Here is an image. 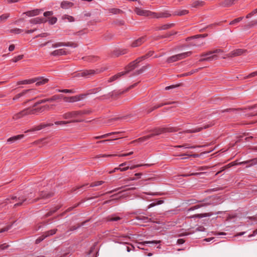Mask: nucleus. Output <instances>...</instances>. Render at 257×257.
I'll return each mask as SVG.
<instances>
[{
  "mask_svg": "<svg viewBox=\"0 0 257 257\" xmlns=\"http://www.w3.org/2000/svg\"><path fill=\"white\" fill-rule=\"evenodd\" d=\"M175 131H176V130L173 127L157 128L154 129L153 131V134H152L150 135H148V136L143 137L142 138H140L137 141H139V142H144V141H145L155 136L159 135L160 134L165 133L167 132H175Z\"/></svg>",
  "mask_w": 257,
  "mask_h": 257,
  "instance_id": "f257e3e1",
  "label": "nucleus"
},
{
  "mask_svg": "<svg viewBox=\"0 0 257 257\" xmlns=\"http://www.w3.org/2000/svg\"><path fill=\"white\" fill-rule=\"evenodd\" d=\"M192 52L191 51L178 54L169 57L167 60V62L169 63L176 62L190 56Z\"/></svg>",
  "mask_w": 257,
  "mask_h": 257,
  "instance_id": "f03ea898",
  "label": "nucleus"
},
{
  "mask_svg": "<svg viewBox=\"0 0 257 257\" xmlns=\"http://www.w3.org/2000/svg\"><path fill=\"white\" fill-rule=\"evenodd\" d=\"M134 11L139 16L153 18V15H154V12L148 10H143L138 7H136L134 9Z\"/></svg>",
  "mask_w": 257,
  "mask_h": 257,
  "instance_id": "7ed1b4c3",
  "label": "nucleus"
},
{
  "mask_svg": "<svg viewBox=\"0 0 257 257\" xmlns=\"http://www.w3.org/2000/svg\"><path fill=\"white\" fill-rule=\"evenodd\" d=\"M82 114V112L80 111H73L64 113L63 114L62 117L64 119L74 118L81 115Z\"/></svg>",
  "mask_w": 257,
  "mask_h": 257,
  "instance_id": "20e7f679",
  "label": "nucleus"
},
{
  "mask_svg": "<svg viewBox=\"0 0 257 257\" xmlns=\"http://www.w3.org/2000/svg\"><path fill=\"white\" fill-rule=\"evenodd\" d=\"M85 95V94H81L79 95H76L71 97H66L63 95V97L62 98H63L64 100L66 102H74L83 99Z\"/></svg>",
  "mask_w": 257,
  "mask_h": 257,
  "instance_id": "39448f33",
  "label": "nucleus"
},
{
  "mask_svg": "<svg viewBox=\"0 0 257 257\" xmlns=\"http://www.w3.org/2000/svg\"><path fill=\"white\" fill-rule=\"evenodd\" d=\"M141 62V60H140L139 58L135 60V61H133L132 62L130 63L126 67H125V71L123 72L125 74H127L130 71L133 70L135 69L136 67H138V64Z\"/></svg>",
  "mask_w": 257,
  "mask_h": 257,
  "instance_id": "423d86ee",
  "label": "nucleus"
},
{
  "mask_svg": "<svg viewBox=\"0 0 257 257\" xmlns=\"http://www.w3.org/2000/svg\"><path fill=\"white\" fill-rule=\"evenodd\" d=\"M246 50L244 49H237L230 53L227 54L225 56L223 57V59H225L226 57H234L242 55L243 53L245 52Z\"/></svg>",
  "mask_w": 257,
  "mask_h": 257,
  "instance_id": "0eeeda50",
  "label": "nucleus"
},
{
  "mask_svg": "<svg viewBox=\"0 0 257 257\" xmlns=\"http://www.w3.org/2000/svg\"><path fill=\"white\" fill-rule=\"evenodd\" d=\"M102 71V70H100L99 69L96 70H87L84 71L80 73L81 76H85L87 77H89L92 75H94L95 74H98Z\"/></svg>",
  "mask_w": 257,
  "mask_h": 257,
  "instance_id": "6e6552de",
  "label": "nucleus"
},
{
  "mask_svg": "<svg viewBox=\"0 0 257 257\" xmlns=\"http://www.w3.org/2000/svg\"><path fill=\"white\" fill-rule=\"evenodd\" d=\"M11 199L18 202L14 205V208H16L18 206L22 205L23 203L27 201L28 198H25L24 196H21L18 198H17L16 196H13L11 197Z\"/></svg>",
  "mask_w": 257,
  "mask_h": 257,
  "instance_id": "1a4fd4ad",
  "label": "nucleus"
},
{
  "mask_svg": "<svg viewBox=\"0 0 257 257\" xmlns=\"http://www.w3.org/2000/svg\"><path fill=\"white\" fill-rule=\"evenodd\" d=\"M53 195V193L48 192L46 191H41L39 193V197L35 199L34 202H37L41 199H46L52 197Z\"/></svg>",
  "mask_w": 257,
  "mask_h": 257,
  "instance_id": "9d476101",
  "label": "nucleus"
},
{
  "mask_svg": "<svg viewBox=\"0 0 257 257\" xmlns=\"http://www.w3.org/2000/svg\"><path fill=\"white\" fill-rule=\"evenodd\" d=\"M62 46H71L73 47H76L77 45L75 44H73L70 42L68 43H63V42H57L54 44H52V47L53 48H56Z\"/></svg>",
  "mask_w": 257,
  "mask_h": 257,
  "instance_id": "9b49d317",
  "label": "nucleus"
},
{
  "mask_svg": "<svg viewBox=\"0 0 257 257\" xmlns=\"http://www.w3.org/2000/svg\"><path fill=\"white\" fill-rule=\"evenodd\" d=\"M53 125V123H44V124H41L39 125L36 126L33 128L28 130L25 132V133L29 132H33V131H40L45 127L47 126H51Z\"/></svg>",
  "mask_w": 257,
  "mask_h": 257,
  "instance_id": "f8f14e48",
  "label": "nucleus"
},
{
  "mask_svg": "<svg viewBox=\"0 0 257 257\" xmlns=\"http://www.w3.org/2000/svg\"><path fill=\"white\" fill-rule=\"evenodd\" d=\"M213 124L210 123L209 124L205 125L202 127H198L192 130H188L185 131L184 132L186 133H195L197 132H200L203 129H206L207 128L209 127L210 126H212Z\"/></svg>",
  "mask_w": 257,
  "mask_h": 257,
  "instance_id": "ddd939ff",
  "label": "nucleus"
},
{
  "mask_svg": "<svg viewBox=\"0 0 257 257\" xmlns=\"http://www.w3.org/2000/svg\"><path fill=\"white\" fill-rule=\"evenodd\" d=\"M28 114L27 109H24L22 111L15 114L13 116V120H18Z\"/></svg>",
  "mask_w": 257,
  "mask_h": 257,
  "instance_id": "4468645a",
  "label": "nucleus"
},
{
  "mask_svg": "<svg viewBox=\"0 0 257 257\" xmlns=\"http://www.w3.org/2000/svg\"><path fill=\"white\" fill-rule=\"evenodd\" d=\"M67 52L65 49H60L53 51L50 53V55L54 56H58L67 55Z\"/></svg>",
  "mask_w": 257,
  "mask_h": 257,
  "instance_id": "2eb2a0df",
  "label": "nucleus"
},
{
  "mask_svg": "<svg viewBox=\"0 0 257 257\" xmlns=\"http://www.w3.org/2000/svg\"><path fill=\"white\" fill-rule=\"evenodd\" d=\"M146 40L145 37H142L135 41L132 44V47H137L142 45Z\"/></svg>",
  "mask_w": 257,
  "mask_h": 257,
  "instance_id": "dca6fc26",
  "label": "nucleus"
},
{
  "mask_svg": "<svg viewBox=\"0 0 257 257\" xmlns=\"http://www.w3.org/2000/svg\"><path fill=\"white\" fill-rule=\"evenodd\" d=\"M33 79L36 80L35 82H36V85L37 86L43 85L48 82L49 80L48 79L43 77H36Z\"/></svg>",
  "mask_w": 257,
  "mask_h": 257,
  "instance_id": "f3484780",
  "label": "nucleus"
},
{
  "mask_svg": "<svg viewBox=\"0 0 257 257\" xmlns=\"http://www.w3.org/2000/svg\"><path fill=\"white\" fill-rule=\"evenodd\" d=\"M222 52V50L221 49H215L214 50H213V51H209L206 53H202L201 55V57H206L207 56H211V55H213V54H215V53H221Z\"/></svg>",
  "mask_w": 257,
  "mask_h": 257,
  "instance_id": "a211bd4d",
  "label": "nucleus"
},
{
  "mask_svg": "<svg viewBox=\"0 0 257 257\" xmlns=\"http://www.w3.org/2000/svg\"><path fill=\"white\" fill-rule=\"evenodd\" d=\"M73 5V3L67 1H63L61 3V7L63 9H68L72 7Z\"/></svg>",
  "mask_w": 257,
  "mask_h": 257,
  "instance_id": "6ab92c4d",
  "label": "nucleus"
},
{
  "mask_svg": "<svg viewBox=\"0 0 257 257\" xmlns=\"http://www.w3.org/2000/svg\"><path fill=\"white\" fill-rule=\"evenodd\" d=\"M153 18H168L171 15L167 13H156L154 12Z\"/></svg>",
  "mask_w": 257,
  "mask_h": 257,
  "instance_id": "aec40b11",
  "label": "nucleus"
},
{
  "mask_svg": "<svg viewBox=\"0 0 257 257\" xmlns=\"http://www.w3.org/2000/svg\"><path fill=\"white\" fill-rule=\"evenodd\" d=\"M24 137V135H19L18 136H14L11 138H10L8 139V142L12 143L15 142L17 141L18 140H21Z\"/></svg>",
  "mask_w": 257,
  "mask_h": 257,
  "instance_id": "412c9836",
  "label": "nucleus"
},
{
  "mask_svg": "<svg viewBox=\"0 0 257 257\" xmlns=\"http://www.w3.org/2000/svg\"><path fill=\"white\" fill-rule=\"evenodd\" d=\"M40 12L41 10L36 9L32 11H28L26 12L25 14L27 16L29 17H33L39 15Z\"/></svg>",
  "mask_w": 257,
  "mask_h": 257,
  "instance_id": "4be33fe9",
  "label": "nucleus"
},
{
  "mask_svg": "<svg viewBox=\"0 0 257 257\" xmlns=\"http://www.w3.org/2000/svg\"><path fill=\"white\" fill-rule=\"evenodd\" d=\"M218 58V57L217 55H211V56H207L205 58H201L199 60L200 62H203V61H212L214 59H217Z\"/></svg>",
  "mask_w": 257,
  "mask_h": 257,
  "instance_id": "5701e85b",
  "label": "nucleus"
},
{
  "mask_svg": "<svg viewBox=\"0 0 257 257\" xmlns=\"http://www.w3.org/2000/svg\"><path fill=\"white\" fill-rule=\"evenodd\" d=\"M36 80L32 79H30L28 80H24L23 81H20L17 82L18 85H22V84H31L33 83H34L36 82Z\"/></svg>",
  "mask_w": 257,
  "mask_h": 257,
  "instance_id": "b1692460",
  "label": "nucleus"
},
{
  "mask_svg": "<svg viewBox=\"0 0 257 257\" xmlns=\"http://www.w3.org/2000/svg\"><path fill=\"white\" fill-rule=\"evenodd\" d=\"M34 197V195L33 193L31 192L30 193H28L26 195H24L25 198H28V200L26 202H27L28 203H31L35 202L34 200H32V198Z\"/></svg>",
  "mask_w": 257,
  "mask_h": 257,
  "instance_id": "393cba45",
  "label": "nucleus"
},
{
  "mask_svg": "<svg viewBox=\"0 0 257 257\" xmlns=\"http://www.w3.org/2000/svg\"><path fill=\"white\" fill-rule=\"evenodd\" d=\"M124 74H125V73H124L123 72H121L118 73L117 74H116V75L112 76L111 77H110L109 79V80H108V81L109 82H112L113 81H115L116 79H117L118 78H119V77H120L121 76L124 75Z\"/></svg>",
  "mask_w": 257,
  "mask_h": 257,
  "instance_id": "a878e982",
  "label": "nucleus"
},
{
  "mask_svg": "<svg viewBox=\"0 0 257 257\" xmlns=\"http://www.w3.org/2000/svg\"><path fill=\"white\" fill-rule=\"evenodd\" d=\"M235 0H225L222 2L220 5L224 7H229L234 4Z\"/></svg>",
  "mask_w": 257,
  "mask_h": 257,
  "instance_id": "bb28decb",
  "label": "nucleus"
},
{
  "mask_svg": "<svg viewBox=\"0 0 257 257\" xmlns=\"http://www.w3.org/2000/svg\"><path fill=\"white\" fill-rule=\"evenodd\" d=\"M204 3L201 1H195L191 4V7L193 8H198L202 7L204 5Z\"/></svg>",
  "mask_w": 257,
  "mask_h": 257,
  "instance_id": "cd10ccee",
  "label": "nucleus"
},
{
  "mask_svg": "<svg viewBox=\"0 0 257 257\" xmlns=\"http://www.w3.org/2000/svg\"><path fill=\"white\" fill-rule=\"evenodd\" d=\"M188 13H189V11L186 10H178V11H175L174 13V15H176V16H181L185 15L188 14Z\"/></svg>",
  "mask_w": 257,
  "mask_h": 257,
  "instance_id": "c85d7f7f",
  "label": "nucleus"
},
{
  "mask_svg": "<svg viewBox=\"0 0 257 257\" xmlns=\"http://www.w3.org/2000/svg\"><path fill=\"white\" fill-rule=\"evenodd\" d=\"M29 92H31V91L30 90H25V91H23L22 92L18 94L17 95H16L13 98V100H17V99L20 98L21 97L26 95L27 93H29Z\"/></svg>",
  "mask_w": 257,
  "mask_h": 257,
  "instance_id": "c756f323",
  "label": "nucleus"
},
{
  "mask_svg": "<svg viewBox=\"0 0 257 257\" xmlns=\"http://www.w3.org/2000/svg\"><path fill=\"white\" fill-rule=\"evenodd\" d=\"M44 21L43 19L40 18H36L31 19L30 22L33 24H39L43 23Z\"/></svg>",
  "mask_w": 257,
  "mask_h": 257,
  "instance_id": "7c9ffc66",
  "label": "nucleus"
},
{
  "mask_svg": "<svg viewBox=\"0 0 257 257\" xmlns=\"http://www.w3.org/2000/svg\"><path fill=\"white\" fill-rule=\"evenodd\" d=\"M10 14L6 13L0 16V23L5 22L10 17Z\"/></svg>",
  "mask_w": 257,
  "mask_h": 257,
  "instance_id": "2f4dec72",
  "label": "nucleus"
},
{
  "mask_svg": "<svg viewBox=\"0 0 257 257\" xmlns=\"http://www.w3.org/2000/svg\"><path fill=\"white\" fill-rule=\"evenodd\" d=\"M62 20H67L69 22H73L75 21V19L73 17L67 15H63L62 17Z\"/></svg>",
  "mask_w": 257,
  "mask_h": 257,
  "instance_id": "473e14b6",
  "label": "nucleus"
},
{
  "mask_svg": "<svg viewBox=\"0 0 257 257\" xmlns=\"http://www.w3.org/2000/svg\"><path fill=\"white\" fill-rule=\"evenodd\" d=\"M79 121H80L78 120H73L71 121H55L54 123L56 125L66 124H67V123H70V122H79Z\"/></svg>",
  "mask_w": 257,
  "mask_h": 257,
  "instance_id": "72a5a7b5",
  "label": "nucleus"
},
{
  "mask_svg": "<svg viewBox=\"0 0 257 257\" xmlns=\"http://www.w3.org/2000/svg\"><path fill=\"white\" fill-rule=\"evenodd\" d=\"M62 97H63L62 95H55L50 98H47V100H48V102H52V101H55L58 99L61 98Z\"/></svg>",
  "mask_w": 257,
  "mask_h": 257,
  "instance_id": "f704fd0d",
  "label": "nucleus"
},
{
  "mask_svg": "<svg viewBox=\"0 0 257 257\" xmlns=\"http://www.w3.org/2000/svg\"><path fill=\"white\" fill-rule=\"evenodd\" d=\"M119 132H114V133H108V134H106L105 135H101L100 136L95 137H94V139H103V138H105L112 134H119Z\"/></svg>",
  "mask_w": 257,
  "mask_h": 257,
  "instance_id": "c9c22d12",
  "label": "nucleus"
},
{
  "mask_svg": "<svg viewBox=\"0 0 257 257\" xmlns=\"http://www.w3.org/2000/svg\"><path fill=\"white\" fill-rule=\"evenodd\" d=\"M174 26L173 24H165L163 26H162L161 27L159 28V30H165L168 29L169 28H171Z\"/></svg>",
  "mask_w": 257,
  "mask_h": 257,
  "instance_id": "e433bc0d",
  "label": "nucleus"
},
{
  "mask_svg": "<svg viewBox=\"0 0 257 257\" xmlns=\"http://www.w3.org/2000/svg\"><path fill=\"white\" fill-rule=\"evenodd\" d=\"M160 241H144V242H139V245H145V244H157V243H159Z\"/></svg>",
  "mask_w": 257,
  "mask_h": 257,
  "instance_id": "4c0bfd02",
  "label": "nucleus"
},
{
  "mask_svg": "<svg viewBox=\"0 0 257 257\" xmlns=\"http://www.w3.org/2000/svg\"><path fill=\"white\" fill-rule=\"evenodd\" d=\"M147 68V66H143L141 68H140L139 70L136 71L134 73V75H139L142 73H143Z\"/></svg>",
  "mask_w": 257,
  "mask_h": 257,
  "instance_id": "58836bf2",
  "label": "nucleus"
},
{
  "mask_svg": "<svg viewBox=\"0 0 257 257\" xmlns=\"http://www.w3.org/2000/svg\"><path fill=\"white\" fill-rule=\"evenodd\" d=\"M57 231V229H54L50 230L49 231H48L47 232H45L44 233L45 234V236L48 237L50 235H52L56 233V231Z\"/></svg>",
  "mask_w": 257,
  "mask_h": 257,
  "instance_id": "ea45409f",
  "label": "nucleus"
},
{
  "mask_svg": "<svg viewBox=\"0 0 257 257\" xmlns=\"http://www.w3.org/2000/svg\"><path fill=\"white\" fill-rule=\"evenodd\" d=\"M108 11H109V13L113 14H119V13L122 12V11L120 10H119L118 9H116V8L110 9H109Z\"/></svg>",
  "mask_w": 257,
  "mask_h": 257,
  "instance_id": "a19ab883",
  "label": "nucleus"
},
{
  "mask_svg": "<svg viewBox=\"0 0 257 257\" xmlns=\"http://www.w3.org/2000/svg\"><path fill=\"white\" fill-rule=\"evenodd\" d=\"M10 33H15V34H20L23 31L22 29L19 28H14L11 29L8 31Z\"/></svg>",
  "mask_w": 257,
  "mask_h": 257,
  "instance_id": "79ce46f5",
  "label": "nucleus"
},
{
  "mask_svg": "<svg viewBox=\"0 0 257 257\" xmlns=\"http://www.w3.org/2000/svg\"><path fill=\"white\" fill-rule=\"evenodd\" d=\"M153 54V51H150L148 53H147L146 55L143 56L141 57H139L140 60L142 61L143 60L149 58V57L151 56Z\"/></svg>",
  "mask_w": 257,
  "mask_h": 257,
  "instance_id": "37998d69",
  "label": "nucleus"
},
{
  "mask_svg": "<svg viewBox=\"0 0 257 257\" xmlns=\"http://www.w3.org/2000/svg\"><path fill=\"white\" fill-rule=\"evenodd\" d=\"M57 91L59 92H63V93H75V91L73 89H59L57 90Z\"/></svg>",
  "mask_w": 257,
  "mask_h": 257,
  "instance_id": "c03bdc74",
  "label": "nucleus"
},
{
  "mask_svg": "<svg viewBox=\"0 0 257 257\" xmlns=\"http://www.w3.org/2000/svg\"><path fill=\"white\" fill-rule=\"evenodd\" d=\"M243 19V17H239L238 18H236L233 21H231L229 23L230 25H234L240 21H241Z\"/></svg>",
  "mask_w": 257,
  "mask_h": 257,
  "instance_id": "a18cd8bd",
  "label": "nucleus"
},
{
  "mask_svg": "<svg viewBox=\"0 0 257 257\" xmlns=\"http://www.w3.org/2000/svg\"><path fill=\"white\" fill-rule=\"evenodd\" d=\"M151 166V165L149 164H139V165H136L132 166L130 168L131 170H133V169H135V168H136L137 167H141V166H147V167H149V166Z\"/></svg>",
  "mask_w": 257,
  "mask_h": 257,
  "instance_id": "49530a36",
  "label": "nucleus"
},
{
  "mask_svg": "<svg viewBox=\"0 0 257 257\" xmlns=\"http://www.w3.org/2000/svg\"><path fill=\"white\" fill-rule=\"evenodd\" d=\"M120 219V218L118 216H111V217H108L107 218V220L111 221H117Z\"/></svg>",
  "mask_w": 257,
  "mask_h": 257,
  "instance_id": "de8ad7c7",
  "label": "nucleus"
},
{
  "mask_svg": "<svg viewBox=\"0 0 257 257\" xmlns=\"http://www.w3.org/2000/svg\"><path fill=\"white\" fill-rule=\"evenodd\" d=\"M24 57V55H19L16 57H14L13 59H12V61L13 62H18V61L22 59Z\"/></svg>",
  "mask_w": 257,
  "mask_h": 257,
  "instance_id": "09e8293b",
  "label": "nucleus"
},
{
  "mask_svg": "<svg viewBox=\"0 0 257 257\" xmlns=\"http://www.w3.org/2000/svg\"><path fill=\"white\" fill-rule=\"evenodd\" d=\"M46 237H47L45 236V233H44L42 235H41V236H40L36 239V243H39L41 241H42L43 240H44Z\"/></svg>",
  "mask_w": 257,
  "mask_h": 257,
  "instance_id": "8fccbe9b",
  "label": "nucleus"
},
{
  "mask_svg": "<svg viewBox=\"0 0 257 257\" xmlns=\"http://www.w3.org/2000/svg\"><path fill=\"white\" fill-rule=\"evenodd\" d=\"M103 183H104V182L102 181L93 182L91 184L90 187H95V186H99V185L102 184Z\"/></svg>",
  "mask_w": 257,
  "mask_h": 257,
  "instance_id": "3c124183",
  "label": "nucleus"
},
{
  "mask_svg": "<svg viewBox=\"0 0 257 257\" xmlns=\"http://www.w3.org/2000/svg\"><path fill=\"white\" fill-rule=\"evenodd\" d=\"M57 20V19L56 17H52L49 19V22L50 24L53 25L56 23Z\"/></svg>",
  "mask_w": 257,
  "mask_h": 257,
  "instance_id": "603ef678",
  "label": "nucleus"
},
{
  "mask_svg": "<svg viewBox=\"0 0 257 257\" xmlns=\"http://www.w3.org/2000/svg\"><path fill=\"white\" fill-rule=\"evenodd\" d=\"M46 102H48V100L47 99H44L41 100H39L37 101L34 105V106H36L38 104H40L41 103H45Z\"/></svg>",
  "mask_w": 257,
  "mask_h": 257,
  "instance_id": "864d4df0",
  "label": "nucleus"
},
{
  "mask_svg": "<svg viewBox=\"0 0 257 257\" xmlns=\"http://www.w3.org/2000/svg\"><path fill=\"white\" fill-rule=\"evenodd\" d=\"M180 86V84H177V85H170V86H167L165 88V89L166 90H169L170 89H172V88H176V87H177L178 86Z\"/></svg>",
  "mask_w": 257,
  "mask_h": 257,
  "instance_id": "5fc2aeb1",
  "label": "nucleus"
},
{
  "mask_svg": "<svg viewBox=\"0 0 257 257\" xmlns=\"http://www.w3.org/2000/svg\"><path fill=\"white\" fill-rule=\"evenodd\" d=\"M115 155H97L95 157V158H99L100 157H110V156H114Z\"/></svg>",
  "mask_w": 257,
  "mask_h": 257,
  "instance_id": "6e6d98bb",
  "label": "nucleus"
},
{
  "mask_svg": "<svg viewBox=\"0 0 257 257\" xmlns=\"http://www.w3.org/2000/svg\"><path fill=\"white\" fill-rule=\"evenodd\" d=\"M201 173H192L190 174H184V175H182V176H184V177H187V176H196V175H199Z\"/></svg>",
  "mask_w": 257,
  "mask_h": 257,
  "instance_id": "4d7b16f0",
  "label": "nucleus"
},
{
  "mask_svg": "<svg viewBox=\"0 0 257 257\" xmlns=\"http://www.w3.org/2000/svg\"><path fill=\"white\" fill-rule=\"evenodd\" d=\"M137 218L139 220H143L145 222H147V220L149 219L148 217L145 216H138Z\"/></svg>",
  "mask_w": 257,
  "mask_h": 257,
  "instance_id": "13d9d810",
  "label": "nucleus"
},
{
  "mask_svg": "<svg viewBox=\"0 0 257 257\" xmlns=\"http://www.w3.org/2000/svg\"><path fill=\"white\" fill-rule=\"evenodd\" d=\"M201 146H187L186 145H184V146H179L178 147H185V148H189V149H193V148H195L196 147H201Z\"/></svg>",
  "mask_w": 257,
  "mask_h": 257,
  "instance_id": "bf43d9fd",
  "label": "nucleus"
},
{
  "mask_svg": "<svg viewBox=\"0 0 257 257\" xmlns=\"http://www.w3.org/2000/svg\"><path fill=\"white\" fill-rule=\"evenodd\" d=\"M8 247V245L6 244V243H4L3 244L0 245V249L4 250L7 248Z\"/></svg>",
  "mask_w": 257,
  "mask_h": 257,
  "instance_id": "052dcab7",
  "label": "nucleus"
},
{
  "mask_svg": "<svg viewBox=\"0 0 257 257\" xmlns=\"http://www.w3.org/2000/svg\"><path fill=\"white\" fill-rule=\"evenodd\" d=\"M58 209V208H56L55 210H54L53 211H50V212H49L48 213H47L46 214V215H45L46 217L50 216V215H51L54 212H55Z\"/></svg>",
  "mask_w": 257,
  "mask_h": 257,
  "instance_id": "680f3d73",
  "label": "nucleus"
},
{
  "mask_svg": "<svg viewBox=\"0 0 257 257\" xmlns=\"http://www.w3.org/2000/svg\"><path fill=\"white\" fill-rule=\"evenodd\" d=\"M119 53L118 54H116V55L118 56L120 55H123L126 53V50H119Z\"/></svg>",
  "mask_w": 257,
  "mask_h": 257,
  "instance_id": "e2e57ef3",
  "label": "nucleus"
},
{
  "mask_svg": "<svg viewBox=\"0 0 257 257\" xmlns=\"http://www.w3.org/2000/svg\"><path fill=\"white\" fill-rule=\"evenodd\" d=\"M52 14H53L52 12L48 11V12H46L44 13V16L45 17H48V16L52 15Z\"/></svg>",
  "mask_w": 257,
  "mask_h": 257,
  "instance_id": "0e129e2a",
  "label": "nucleus"
},
{
  "mask_svg": "<svg viewBox=\"0 0 257 257\" xmlns=\"http://www.w3.org/2000/svg\"><path fill=\"white\" fill-rule=\"evenodd\" d=\"M118 168H119V170H120L121 172L126 171L130 168V167L128 166H127V167H125L124 168H120L119 167Z\"/></svg>",
  "mask_w": 257,
  "mask_h": 257,
  "instance_id": "69168bd1",
  "label": "nucleus"
},
{
  "mask_svg": "<svg viewBox=\"0 0 257 257\" xmlns=\"http://www.w3.org/2000/svg\"><path fill=\"white\" fill-rule=\"evenodd\" d=\"M85 59L87 61H93L94 60V59H95V58L94 57L88 56V57L85 58Z\"/></svg>",
  "mask_w": 257,
  "mask_h": 257,
  "instance_id": "338daca9",
  "label": "nucleus"
},
{
  "mask_svg": "<svg viewBox=\"0 0 257 257\" xmlns=\"http://www.w3.org/2000/svg\"><path fill=\"white\" fill-rule=\"evenodd\" d=\"M257 75V71H255V72H253L251 73H250L249 75H248V77H254L255 76H256Z\"/></svg>",
  "mask_w": 257,
  "mask_h": 257,
  "instance_id": "774afa93",
  "label": "nucleus"
}]
</instances>
